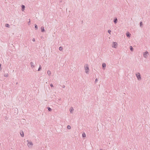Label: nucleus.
Returning <instances> with one entry per match:
<instances>
[{
	"mask_svg": "<svg viewBox=\"0 0 150 150\" xmlns=\"http://www.w3.org/2000/svg\"><path fill=\"white\" fill-rule=\"evenodd\" d=\"M136 76L137 77L138 80L140 81L141 79V76L139 73H138L136 74Z\"/></svg>",
	"mask_w": 150,
	"mask_h": 150,
	"instance_id": "1",
	"label": "nucleus"
},
{
	"mask_svg": "<svg viewBox=\"0 0 150 150\" xmlns=\"http://www.w3.org/2000/svg\"><path fill=\"white\" fill-rule=\"evenodd\" d=\"M27 142H28L27 145L29 147H31L33 144V143L31 142H29L28 140H27Z\"/></svg>",
	"mask_w": 150,
	"mask_h": 150,
	"instance_id": "2",
	"label": "nucleus"
},
{
	"mask_svg": "<svg viewBox=\"0 0 150 150\" xmlns=\"http://www.w3.org/2000/svg\"><path fill=\"white\" fill-rule=\"evenodd\" d=\"M149 54V53L147 51H146L144 53L143 55L144 57L145 58H147L148 57V54Z\"/></svg>",
	"mask_w": 150,
	"mask_h": 150,
	"instance_id": "3",
	"label": "nucleus"
},
{
	"mask_svg": "<svg viewBox=\"0 0 150 150\" xmlns=\"http://www.w3.org/2000/svg\"><path fill=\"white\" fill-rule=\"evenodd\" d=\"M85 72L86 73H87L88 72L89 68L88 65H86L85 66Z\"/></svg>",
	"mask_w": 150,
	"mask_h": 150,
	"instance_id": "4",
	"label": "nucleus"
},
{
	"mask_svg": "<svg viewBox=\"0 0 150 150\" xmlns=\"http://www.w3.org/2000/svg\"><path fill=\"white\" fill-rule=\"evenodd\" d=\"M112 47L116 48L117 47V43L116 42H113Z\"/></svg>",
	"mask_w": 150,
	"mask_h": 150,
	"instance_id": "5",
	"label": "nucleus"
},
{
	"mask_svg": "<svg viewBox=\"0 0 150 150\" xmlns=\"http://www.w3.org/2000/svg\"><path fill=\"white\" fill-rule=\"evenodd\" d=\"M30 64L31 65V67L32 68H33L35 67V66L34 65V63L33 62H30Z\"/></svg>",
	"mask_w": 150,
	"mask_h": 150,
	"instance_id": "6",
	"label": "nucleus"
},
{
	"mask_svg": "<svg viewBox=\"0 0 150 150\" xmlns=\"http://www.w3.org/2000/svg\"><path fill=\"white\" fill-rule=\"evenodd\" d=\"M25 8V6L24 5H22L21 6V8H22V11H23L24 10Z\"/></svg>",
	"mask_w": 150,
	"mask_h": 150,
	"instance_id": "7",
	"label": "nucleus"
},
{
	"mask_svg": "<svg viewBox=\"0 0 150 150\" xmlns=\"http://www.w3.org/2000/svg\"><path fill=\"white\" fill-rule=\"evenodd\" d=\"M126 35L128 37H130L131 34L129 32H127L126 33Z\"/></svg>",
	"mask_w": 150,
	"mask_h": 150,
	"instance_id": "8",
	"label": "nucleus"
},
{
	"mask_svg": "<svg viewBox=\"0 0 150 150\" xmlns=\"http://www.w3.org/2000/svg\"><path fill=\"white\" fill-rule=\"evenodd\" d=\"M40 28L42 32H43L45 31V30H44V27L43 26L41 27Z\"/></svg>",
	"mask_w": 150,
	"mask_h": 150,
	"instance_id": "9",
	"label": "nucleus"
},
{
	"mask_svg": "<svg viewBox=\"0 0 150 150\" xmlns=\"http://www.w3.org/2000/svg\"><path fill=\"white\" fill-rule=\"evenodd\" d=\"M113 22L115 24L116 23H117V18H115L114 19Z\"/></svg>",
	"mask_w": 150,
	"mask_h": 150,
	"instance_id": "10",
	"label": "nucleus"
},
{
	"mask_svg": "<svg viewBox=\"0 0 150 150\" xmlns=\"http://www.w3.org/2000/svg\"><path fill=\"white\" fill-rule=\"evenodd\" d=\"M74 110V109H73V107H71L69 109V111L71 113H72V111Z\"/></svg>",
	"mask_w": 150,
	"mask_h": 150,
	"instance_id": "11",
	"label": "nucleus"
},
{
	"mask_svg": "<svg viewBox=\"0 0 150 150\" xmlns=\"http://www.w3.org/2000/svg\"><path fill=\"white\" fill-rule=\"evenodd\" d=\"M20 134H21V136L22 137H23L24 136V134L23 132V131L21 132H20Z\"/></svg>",
	"mask_w": 150,
	"mask_h": 150,
	"instance_id": "12",
	"label": "nucleus"
},
{
	"mask_svg": "<svg viewBox=\"0 0 150 150\" xmlns=\"http://www.w3.org/2000/svg\"><path fill=\"white\" fill-rule=\"evenodd\" d=\"M47 73L48 75L50 76L51 74V71H50L48 70L47 71Z\"/></svg>",
	"mask_w": 150,
	"mask_h": 150,
	"instance_id": "13",
	"label": "nucleus"
},
{
	"mask_svg": "<svg viewBox=\"0 0 150 150\" xmlns=\"http://www.w3.org/2000/svg\"><path fill=\"white\" fill-rule=\"evenodd\" d=\"M35 29L36 30H37L38 29V25L36 24H35Z\"/></svg>",
	"mask_w": 150,
	"mask_h": 150,
	"instance_id": "14",
	"label": "nucleus"
},
{
	"mask_svg": "<svg viewBox=\"0 0 150 150\" xmlns=\"http://www.w3.org/2000/svg\"><path fill=\"white\" fill-rule=\"evenodd\" d=\"M5 26L6 27L9 28L10 27V25L7 23L5 24Z\"/></svg>",
	"mask_w": 150,
	"mask_h": 150,
	"instance_id": "15",
	"label": "nucleus"
},
{
	"mask_svg": "<svg viewBox=\"0 0 150 150\" xmlns=\"http://www.w3.org/2000/svg\"><path fill=\"white\" fill-rule=\"evenodd\" d=\"M47 109L50 111H51L52 110V109H51L49 107H47Z\"/></svg>",
	"mask_w": 150,
	"mask_h": 150,
	"instance_id": "16",
	"label": "nucleus"
},
{
	"mask_svg": "<svg viewBox=\"0 0 150 150\" xmlns=\"http://www.w3.org/2000/svg\"><path fill=\"white\" fill-rule=\"evenodd\" d=\"M41 66L40 65H39V67L38 69V71H40V70H41Z\"/></svg>",
	"mask_w": 150,
	"mask_h": 150,
	"instance_id": "17",
	"label": "nucleus"
},
{
	"mask_svg": "<svg viewBox=\"0 0 150 150\" xmlns=\"http://www.w3.org/2000/svg\"><path fill=\"white\" fill-rule=\"evenodd\" d=\"M102 67L103 68L106 67V64H105L104 63L102 64Z\"/></svg>",
	"mask_w": 150,
	"mask_h": 150,
	"instance_id": "18",
	"label": "nucleus"
},
{
	"mask_svg": "<svg viewBox=\"0 0 150 150\" xmlns=\"http://www.w3.org/2000/svg\"><path fill=\"white\" fill-rule=\"evenodd\" d=\"M82 136L83 137H86V134H85V133H83L82 134Z\"/></svg>",
	"mask_w": 150,
	"mask_h": 150,
	"instance_id": "19",
	"label": "nucleus"
},
{
	"mask_svg": "<svg viewBox=\"0 0 150 150\" xmlns=\"http://www.w3.org/2000/svg\"><path fill=\"white\" fill-rule=\"evenodd\" d=\"M130 49L131 51H133V48L132 46H130Z\"/></svg>",
	"mask_w": 150,
	"mask_h": 150,
	"instance_id": "20",
	"label": "nucleus"
},
{
	"mask_svg": "<svg viewBox=\"0 0 150 150\" xmlns=\"http://www.w3.org/2000/svg\"><path fill=\"white\" fill-rule=\"evenodd\" d=\"M71 128V126L69 125H68L67 126V128L68 129H70Z\"/></svg>",
	"mask_w": 150,
	"mask_h": 150,
	"instance_id": "21",
	"label": "nucleus"
},
{
	"mask_svg": "<svg viewBox=\"0 0 150 150\" xmlns=\"http://www.w3.org/2000/svg\"><path fill=\"white\" fill-rule=\"evenodd\" d=\"M62 49H63V48L62 47L60 46L59 47V50L61 51V50H62Z\"/></svg>",
	"mask_w": 150,
	"mask_h": 150,
	"instance_id": "22",
	"label": "nucleus"
},
{
	"mask_svg": "<svg viewBox=\"0 0 150 150\" xmlns=\"http://www.w3.org/2000/svg\"><path fill=\"white\" fill-rule=\"evenodd\" d=\"M8 76V74H6L4 75V76L6 77H7Z\"/></svg>",
	"mask_w": 150,
	"mask_h": 150,
	"instance_id": "23",
	"label": "nucleus"
},
{
	"mask_svg": "<svg viewBox=\"0 0 150 150\" xmlns=\"http://www.w3.org/2000/svg\"><path fill=\"white\" fill-rule=\"evenodd\" d=\"M111 31L110 30H108V33L110 34H111Z\"/></svg>",
	"mask_w": 150,
	"mask_h": 150,
	"instance_id": "24",
	"label": "nucleus"
},
{
	"mask_svg": "<svg viewBox=\"0 0 150 150\" xmlns=\"http://www.w3.org/2000/svg\"><path fill=\"white\" fill-rule=\"evenodd\" d=\"M142 21H141L140 22V25L141 27L142 26Z\"/></svg>",
	"mask_w": 150,
	"mask_h": 150,
	"instance_id": "25",
	"label": "nucleus"
},
{
	"mask_svg": "<svg viewBox=\"0 0 150 150\" xmlns=\"http://www.w3.org/2000/svg\"><path fill=\"white\" fill-rule=\"evenodd\" d=\"M30 19H29V21L28 22V25H30Z\"/></svg>",
	"mask_w": 150,
	"mask_h": 150,
	"instance_id": "26",
	"label": "nucleus"
},
{
	"mask_svg": "<svg viewBox=\"0 0 150 150\" xmlns=\"http://www.w3.org/2000/svg\"><path fill=\"white\" fill-rule=\"evenodd\" d=\"M98 81V79H96L95 80V83H96Z\"/></svg>",
	"mask_w": 150,
	"mask_h": 150,
	"instance_id": "27",
	"label": "nucleus"
},
{
	"mask_svg": "<svg viewBox=\"0 0 150 150\" xmlns=\"http://www.w3.org/2000/svg\"><path fill=\"white\" fill-rule=\"evenodd\" d=\"M50 86L51 87H53V84H50Z\"/></svg>",
	"mask_w": 150,
	"mask_h": 150,
	"instance_id": "28",
	"label": "nucleus"
},
{
	"mask_svg": "<svg viewBox=\"0 0 150 150\" xmlns=\"http://www.w3.org/2000/svg\"><path fill=\"white\" fill-rule=\"evenodd\" d=\"M33 40V42H35V39H34V38H33V40Z\"/></svg>",
	"mask_w": 150,
	"mask_h": 150,
	"instance_id": "29",
	"label": "nucleus"
},
{
	"mask_svg": "<svg viewBox=\"0 0 150 150\" xmlns=\"http://www.w3.org/2000/svg\"><path fill=\"white\" fill-rule=\"evenodd\" d=\"M62 88H65V86H64V85H63V86H62Z\"/></svg>",
	"mask_w": 150,
	"mask_h": 150,
	"instance_id": "30",
	"label": "nucleus"
},
{
	"mask_svg": "<svg viewBox=\"0 0 150 150\" xmlns=\"http://www.w3.org/2000/svg\"><path fill=\"white\" fill-rule=\"evenodd\" d=\"M1 67V64L0 63V67Z\"/></svg>",
	"mask_w": 150,
	"mask_h": 150,
	"instance_id": "31",
	"label": "nucleus"
},
{
	"mask_svg": "<svg viewBox=\"0 0 150 150\" xmlns=\"http://www.w3.org/2000/svg\"><path fill=\"white\" fill-rule=\"evenodd\" d=\"M18 84V82H16V84Z\"/></svg>",
	"mask_w": 150,
	"mask_h": 150,
	"instance_id": "32",
	"label": "nucleus"
},
{
	"mask_svg": "<svg viewBox=\"0 0 150 150\" xmlns=\"http://www.w3.org/2000/svg\"><path fill=\"white\" fill-rule=\"evenodd\" d=\"M61 100V99H59V100Z\"/></svg>",
	"mask_w": 150,
	"mask_h": 150,
	"instance_id": "33",
	"label": "nucleus"
},
{
	"mask_svg": "<svg viewBox=\"0 0 150 150\" xmlns=\"http://www.w3.org/2000/svg\"><path fill=\"white\" fill-rule=\"evenodd\" d=\"M100 150H103L102 149H100Z\"/></svg>",
	"mask_w": 150,
	"mask_h": 150,
	"instance_id": "34",
	"label": "nucleus"
},
{
	"mask_svg": "<svg viewBox=\"0 0 150 150\" xmlns=\"http://www.w3.org/2000/svg\"><path fill=\"white\" fill-rule=\"evenodd\" d=\"M16 109L17 110H18V109L17 108H16Z\"/></svg>",
	"mask_w": 150,
	"mask_h": 150,
	"instance_id": "35",
	"label": "nucleus"
}]
</instances>
